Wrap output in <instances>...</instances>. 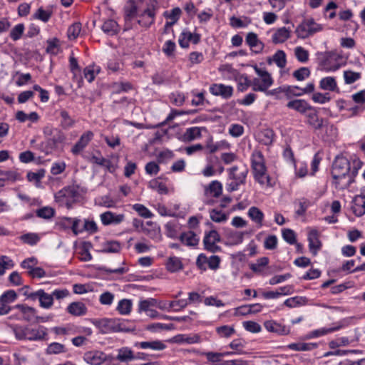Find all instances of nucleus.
Returning <instances> with one entry per match:
<instances>
[{"label": "nucleus", "instance_id": "nucleus-57", "mask_svg": "<svg viewBox=\"0 0 365 365\" xmlns=\"http://www.w3.org/2000/svg\"><path fill=\"white\" fill-rule=\"evenodd\" d=\"M131 307V300L124 299L118 302L117 309L121 314H128L130 312Z\"/></svg>", "mask_w": 365, "mask_h": 365}, {"label": "nucleus", "instance_id": "nucleus-56", "mask_svg": "<svg viewBox=\"0 0 365 365\" xmlns=\"http://www.w3.org/2000/svg\"><path fill=\"white\" fill-rule=\"evenodd\" d=\"M128 3L130 5L128 6L125 7V19L130 20L132 18L136 16L137 14V6L135 4L133 0H129Z\"/></svg>", "mask_w": 365, "mask_h": 365}, {"label": "nucleus", "instance_id": "nucleus-32", "mask_svg": "<svg viewBox=\"0 0 365 365\" xmlns=\"http://www.w3.org/2000/svg\"><path fill=\"white\" fill-rule=\"evenodd\" d=\"M101 29L103 32L110 36L117 34L119 30L118 23L113 19H108L104 21Z\"/></svg>", "mask_w": 365, "mask_h": 365}, {"label": "nucleus", "instance_id": "nucleus-40", "mask_svg": "<svg viewBox=\"0 0 365 365\" xmlns=\"http://www.w3.org/2000/svg\"><path fill=\"white\" fill-rule=\"evenodd\" d=\"M18 297L16 292L13 290H7L4 292L0 297V302L6 307H10L9 304L14 302Z\"/></svg>", "mask_w": 365, "mask_h": 365}, {"label": "nucleus", "instance_id": "nucleus-3", "mask_svg": "<svg viewBox=\"0 0 365 365\" xmlns=\"http://www.w3.org/2000/svg\"><path fill=\"white\" fill-rule=\"evenodd\" d=\"M317 61L320 68L326 72H334L342 65V56L336 51L318 52Z\"/></svg>", "mask_w": 365, "mask_h": 365}, {"label": "nucleus", "instance_id": "nucleus-44", "mask_svg": "<svg viewBox=\"0 0 365 365\" xmlns=\"http://www.w3.org/2000/svg\"><path fill=\"white\" fill-rule=\"evenodd\" d=\"M66 351L65 346L58 342L50 344L46 350L47 354H58Z\"/></svg>", "mask_w": 365, "mask_h": 365}, {"label": "nucleus", "instance_id": "nucleus-4", "mask_svg": "<svg viewBox=\"0 0 365 365\" xmlns=\"http://www.w3.org/2000/svg\"><path fill=\"white\" fill-rule=\"evenodd\" d=\"M95 324L98 326L103 334L109 332H130L135 330L134 327L126 326V321L120 319H103L97 321Z\"/></svg>", "mask_w": 365, "mask_h": 365}, {"label": "nucleus", "instance_id": "nucleus-41", "mask_svg": "<svg viewBox=\"0 0 365 365\" xmlns=\"http://www.w3.org/2000/svg\"><path fill=\"white\" fill-rule=\"evenodd\" d=\"M60 115L61 117V126L62 128L66 130L71 128L75 124V120L69 115L66 110H61Z\"/></svg>", "mask_w": 365, "mask_h": 365}, {"label": "nucleus", "instance_id": "nucleus-58", "mask_svg": "<svg viewBox=\"0 0 365 365\" xmlns=\"http://www.w3.org/2000/svg\"><path fill=\"white\" fill-rule=\"evenodd\" d=\"M273 61L281 68L285 67L287 63L286 54L283 51H277L273 56Z\"/></svg>", "mask_w": 365, "mask_h": 365}, {"label": "nucleus", "instance_id": "nucleus-48", "mask_svg": "<svg viewBox=\"0 0 365 365\" xmlns=\"http://www.w3.org/2000/svg\"><path fill=\"white\" fill-rule=\"evenodd\" d=\"M207 191L213 197H219L222 192V185L219 181L214 180L209 185V187H207Z\"/></svg>", "mask_w": 365, "mask_h": 365}, {"label": "nucleus", "instance_id": "nucleus-24", "mask_svg": "<svg viewBox=\"0 0 365 365\" xmlns=\"http://www.w3.org/2000/svg\"><path fill=\"white\" fill-rule=\"evenodd\" d=\"M67 312L73 316H83L87 312V307L81 302H74L71 303L67 307Z\"/></svg>", "mask_w": 365, "mask_h": 365}, {"label": "nucleus", "instance_id": "nucleus-18", "mask_svg": "<svg viewBox=\"0 0 365 365\" xmlns=\"http://www.w3.org/2000/svg\"><path fill=\"white\" fill-rule=\"evenodd\" d=\"M125 215L123 214L116 215L110 211H107L101 215V220L104 225L110 224H119L124 220Z\"/></svg>", "mask_w": 365, "mask_h": 365}, {"label": "nucleus", "instance_id": "nucleus-15", "mask_svg": "<svg viewBox=\"0 0 365 365\" xmlns=\"http://www.w3.org/2000/svg\"><path fill=\"white\" fill-rule=\"evenodd\" d=\"M106 354L100 351H89L84 354L83 359L91 365H101L105 362Z\"/></svg>", "mask_w": 365, "mask_h": 365}, {"label": "nucleus", "instance_id": "nucleus-34", "mask_svg": "<svg viewBox=\"0 0 365 365\" xmlns=\"http://www.w3.org/2000/svg\"><path fill=\"white\" fill-rule=\"evenodd\" d=\"M234 80L237 83L238 91L241 92L245 91L250 86H252V81L248 79L246 74L239 73Z\"/></svg>", "mask_w": 365, "mask_h": 365}, {"label": "nucleus", "instance_id": "nucleus-38", "mask_svg": "<svg viewBox=\"0 0 365 365\" xmlns=\"http://www.w3.org/2000/svg\"><path fill=\"white\" fill-rule=\"evenodd\" d=\"M269 263V258L267 257H260L257 259L255 263H252L250 264V268L256 274H261L264 267Z\"/></svg>", "mask_w": 365, "mask_h": 365}, {"label": "nucleus", "instance_id": "nucleus-35", "mask_svg": "<svg viewBox=\"0 0 365 365\" xmlns=\"http://www.w3.org/2000/svg\"><path fill=\"white\" fill-rule=\"evenodd\" d=\"M166 268L170 272H176L183 268V264L179 257H170L166 263Z\"/></svg>", "mask_w": 365, "mask_h": 365}, {"label": "nucleus", "instance_id": "nucleus-42", "mask_svg": "<svg viewBox=\"0 0 365 365\" xmlns=\"http://www.w3.org/2000/svg\"><path fill=\"white\" fill-rule=\"evenodd\" d=\"M361 74L351 70L344 71V78L346 84H352L361 78Z\"/></svg>", "mask_w": 365, "mask_h": 365}, {"label": "nucleus", "instance_id": "nucleus-17", "mask_svg": "<svg viewBox=\"0 0 365 365\" xmlns=\"http://www.w3.org/2000/svg\"><path fill=\"white\" fill-rule=\"evenodd\" d=\"M308 242L311 252L316 255L322 247V242L319 238V232L317 230L313 229L309 232Z\"/></svg>", "mask_w": 365, "mask_h": 365}, {"label": "nucleus", "instance_id": "nucleus-1", "mask_svg": "<svg viewBox=\"0 0 365 365\" xmlns=\"http://www.w3.org/2000/svg\"><path fill=\"white\" fill-rule=\"evenodd\" d=\"M354 168L351 170V164L344 157H336L332 165L331 176L336 189L347 188L353 182L360 168L361 162L354 160Z\"/></svg>", "mask_w": 365, "mask_h": 365}, {"label": "nucleus", "instance_id": "nucleus-36", "mask_svg": "<svg viewBox=\"0 0 365 365\" xmlns=\"http://www.w3.org/2000/svg\"><path fill=\"white\" fill-rule=\"evenodd\" d=\"M287 347L293 351H305L315 349L317 347V344L313 343L298 342L289 344Z\"/></svg>", "mask_w": 365, "mask_h": 365}, {"label": "nucleus", "instance_id": "nucleus-25", "mask_svg": "<svg viewBox=\"0 0 365 365\" xmlns=\"http://www.w3.org/2000/svg\"><path fill=\"white\" fill-rule=\"evenodd\" d=\"M275 134L272 129L265 128L258 133V140L264 145H270L274 141Z\"/></svg>", "mask_w": 365, "mask_h": 365}, {"label": "nucleus", "instance_id": "nucleus-60", "mask_svg": "<svg viewBox=\"0 0 365 365\" xmlns=\"http://www.w3.org/2000/svg\"><path fill=\"white\" fill-rule=\"evenodd\" d=\"M229 346L233 349L237 354H246V352L243 351L245 342L242 339H237L232 340L230 343Z\"/></svg>", "mask_w": 365, "mask_h": 365}, {"label": "nucleus", "instance_id": "nucleus-5", "mask_svg": "<svg viewBox=\"0 0 365 365\" xmlns=\"http://www.w3.org/2000/svg\"><path fill=\"white\" fill-rule=\"evenodd\" d=\"M228 179L227 190L229 192L237 190L240 185L245 184L248 169L244 168L240 169L237 166H232L227 169Z\"/></svg>", "mask_w": 365, "mask_h": 365}, {"label": "nucleus", "instance_id": "nucleus-29", "mask_svg": "<svg viewBox=\"0 0 365 365\" xmlns=\"http://www.w3.org/2000/svg\"><path fill=\"white\" fill-rule=\"evenodd\" d=\"M115 359L120 362H128L134 359V354L130 348L124 346L118 350Z\"/></svg>", "mask_w": 365, "mask_h": 365}, {"label": "nucleus", "instance_id": "nucleus-43", "mask_svg": "<svg viewBox=\"0 0 365 365\" xmlns=\"http://www.w3.org/2000/svg\"><path fill=\"white\" fill-rule=\"evenodd\" d=\"M39 303L41 307L48 309L50 308L53 303V295L46 293L43 289H42L41 294L39 298Z\"/></svg>", "mask_w": 365, "mask_h": 365}, {"label": "nucleus", "instance_id": "nucleus-55", "mask_svg": "<svg viewBox=\"0 0 365 365\" xmlns=\"http://www.w3.org/2000/svg\"><path fill=\"white\" fill-rule=\"evenodd\" d=\"M81 31V24L76 22L68 27L67 35L69 39H76Z\"/></svg>", "mask_w": 365, "mask_h": 365}, {"label": "nucleus", "instance_id": "nucleus-59", "mask_svg": "<svg viewBox=\"0 0 365 365\" xmlns=\"http://www.w3.org/2000/svg\"><path fill=\"white\" fill-rule=\"evenodd\" d=\"M14 266V263L12 259H9V257L2 255L0 257V275H3L5 272V269L12 268Z\"/></svg>", "mask_w": 365, "mask_h": 365}, {"label": "nucleus", "instance_id": "nucleus-51", "mask_svg": "<svg viewBox=\"0 0 365 365\" xmlns=\"http://www.w3.org/2000/svg\"><path fill=\"white\" fill-rule=\"evenodd\" d=\"M294 55L298 61L306 63L309 60V52L302 46H297L294 48Z\"/></svg>", "mask_w": 365, "mask_h": 365}, {"label": "nucleus", "instance_id": "nucleus-19", "mask_svg": "<svg viewBox=\"0 0 365 365\" xmlns=\"http://www.w3.org/2000/svg\"><path fill=\"white\" fill-rule=\"evenodd\" d=\"M351 202V210L356 216L361 217L365 214V195H356Z\"/></svg>", "mask_w": 365, "mask_h": 365}, {"label": "nucleus", "instance_id": "nucleus-16", "mask_svg": "<svg viewBox=\"0 0 365 365\" xmlns=\"http://www.w3.org/2000/svg\"><path fill=\"white\" fill-rule=\"evenodd\" d=\"M93 137V133L92 131L88 130L84 133L81 136L78 142L72 148V153L75 155L78 154L88 144V143L92 140Z\"/></svg>", "mask_w": 365, "mask_h": 365}, {"label": "nucleus", "instance_id": "nucleus-54", "mask_svg": "<svg viewBox=\"0 0 365 365\" xmlns=\"http://www.w3.org/2000/svg\"><path fill=\"white\" fill-rule=\"evenodd\" d=\"M230 146V143H228L225 140H222L220 142H217L215 143L207 144V150L210 151L211 155L218 150L221 149H227Z\"/></svg>", "mask_w": 365, "mask_h": 365}, {"label": "nucleus", "instance_id": "nucleus-7", "mask_svg": "<svg viewBox=\"0 0 365 365\" xmlns=\"http://www.w3.org/2000/svg\"><path fill=\"white\" fill-rule=\"evenodd\" d=\"M322 30V25L316 23L312 18L305 19L297 26L295 33L298 38H306Z\"/></svg>", "mask_w": 365, "mask_h": 365}, {"label": "nucleus", "instance_id": "nucleus-53", "mask_svg": "<svg viewBox=\"0 0 365 365\" xmlns=\"http://www.w3.org/2000/svg\"><path fill=\"white\" fill-rule=\"evenodd\" d=\"M120 244L118 241H108L105 243L103 252L117 253L120 250Z\"/></svg>", "mask_w": 365, "mask_h": 365}, {"label": "nucleus", "instance_id": "nucleus-31", "mask_svg": "<svg viewBox=\"0 0 365 365\" xmlns=\"http://www.w3.org/2000/svg\"><path fill=\"white\" fill-rule=\"evenodd\" d=\"M249 217L257 223L259 227H262L264 219L263 212L257 207H251L247 212Z\"/></svg>", "mask_w": 365, "mask_h": 365}, {"label": "nucleus", "instance_id": "nucleus-22", "mask_svg": "<svg viewBox=\"0 0 365 365\" xmlns=\"http://www.w3.org/2000/svg\"><path fill=\"white\" fill-rule=\"evenodd\" d=\"M264 326L269 332L277 333L281 335L287 334L289 333V329L284 325L273 320L266 321L264 323Z\"/></svg>", "mask_w": 365, "mask_h": 365}, {"label": "nucleus", "instance_id": "nucleus-39", "mask_svg": "<svg viewBox=\"0 0 365 365\" xmlns=\"http://www.w3.org/2000/svg\"><path fill=\"white\" fill-rule=\"evenodd\" d=\"M180 240L187 246H195L198 243L196 235L192 231L182 233L180 236Z\"/></svg>", "mask_w": 365, "mask_h": 365}, {"label": "nucleus", "instance_id": "nucleus-10", "mask_svg": "<svg viewBox=\"0 0 365 365\" xmlns=\"http://www.w3.org/2000/svg\"><path fill=\"white\" fill-rule=\"evenodd\" d=\"M305 117L307 118L306 123L314 130H320L324 126V119L319 116L317 108L312 107Z\"/></svg>", "mask_w": 365, "mask_h": 365}, {"label": "nucleus", "instance_id": "nucleus-28", "mask_svg": "<svg viewBox=\"0 0 365 365\" xmlns=\"http://www.w3.org/2000/svg\"><path fill=\"white\" fill-rule=\"evenodd\" d=\"M200 336L197 334H194L192 336H187L186 334H178L173 337L170 339V341L177 344H194L198 342Z\"/></svg>", "mask_w": 365, "mask_h": 365}, {"label": "nucleus", "instance_id": "nucleus-13", "mask_svg": "<svg viewBox=\"0 0 365 365\" xmlns=\"http://www.w3.org/2000/svg\"><path fill=\"white\" fill-rule=\"evenodd\" d=\"M287 107L297 112L306 115L313 106L304 99H294L287 103Z\"/></svg>", "mask_w": 365, "mask_h": 365}, {"label": "nucleus", "instance_id": "nucleus-14", "mask_svg": "<svg viewBox=\"0 0 365 365\" xmlns=\"http://www.w3.org/2000/svg\"><path fill=\"white\" fill-rule=\"evenodd\" d=\"M210 92L214 96H220L223 98L227 99L232 96L233 88L222 83H215L210 87Z\"/></svg>", "mask_w": 365, "mask_h": 365}, {"label": "nucleus", "instance_id": "nucleus-47", "mask_svg": "<svg viewBox=\"0 0 365 365\" xmlns=\"http://www.w3.org/2000/svg\"><path fill=\"white\" fill-rule=\"evenodd\" d=\"M220 71L225 77L229 79H234L239 73L237 69H235L229 64L222 65L220 67Z\"/></svg>", "mask_w": 365, "mask_h": 365}, {"label": "nucleus", "instance_id": "nucleus-33", "mask_svg": "<svg viewBox=\"0 0 365 365\" xmlns=\"http://www.w3.org/2000/svg\"><path fill=\"white\" fill-rule=\"evenodd\" d=\"M319 87L323 90L334 91L337 88V83L334 77L327 76L321 79Z\"/></svg>", "mask_w": 365, "mask_h": 365}, {"label": "nucleus", "instance_id": "nucleus-49", "mask_svg": "<svg viewBox=\"0 0 365 365\" xmlns=\"http://www.w3.org/2000/svg\"><path fill=\"white\" fill-rule=\"evenodd\" d=\"M37 217L46 220L52 218L55 215V210L50 207H43L36 210Z\"/></svg>", "mask_w": 365, "mask_h": 365}, {"label": "nucleus", "instance_id": "nucleus-21", "mask_svg": "<svg viewBox=\"0 0 365 365\" xmlns=\"http://www.w3.org/2000/svg\"><path fill=\"white\" fill-rule=\"evenodd\" d=\"M245 41L255 53H259L263 50L264 44L258 39L256 34L253 32L248 33Z\"/></svg>", "mask_w": 365, "mask_h": 365}, {"label": "nucleus", "instance_id": "nucleus-6", "mask_svg": "<svg viewBox=\"0 0 365 365\" xmlns=\"http://www.w3.org/2000/svg\"><path fill=\"white\" fill-rule=\"evenodd\" d=\"M255 73L260 78H255L252 81V88L254 91L266 92L272 85L273 79L271 75L265 70L255 66Z\"/></svg>", "mask_w": 365, "mask_h": 365}, {"label": "nucleus", "instance_id": "nucleus-50", "mask_svg": "<svg viewBox=\"0 0 365 365\" xmlns=\"http://www.w3.org/2000/svg\"><path fill=\"white\" fill-rule=\"evenodd\" d=\"M20 240L25 244L35 245L40 240V237L36 233H26L20 236Z\"/></svg>", "mask_w": 365, "mask_h": 365}, {"label": "nucleus", "instance_id": "nucleus-8", "mask_svg": "<svg viewBox=\"0 0 365 365\" xmlns=\"http://www.w3.org/2000/svg\"><path fill=\"white\" fill-rule=\"evenodd\" d=\"M156 5L157 1H153L143 13L139 15L140 19L138 20L139 25L145 28H149L154 24L156 15Z\"/></svg>", "mask_w": 365, "mask_h": 365}, {"label": "nucleus", "instance_id": "nucleus-64", "mask_svg": "<svg viewBox=\"0 0 365 365\" xmlns=\"http://www.w3.org/2000/svg\"><path fill=\"white\" fill-rule=\"evenodd\" d=\"M24 31V26L23 24H19L15 26L10 32V37L14 41H17L21 38Z\"/></svg>", "mask_w": 365, "mask_h": 365}, {"label": "nucleus", "instance_id": "nucleus-12", "mask_svg": "<svg viewBox=\"0 0 365 365\" xmlns=\"http://www.w3.org/2000/svg\"><path fill=\"white\" fill-rule=\"evenodd\" d=\"M65 140L66 135L61 130L56 129L55 133L52 136L47 138L46 141V148L51 151L56 150L60 144L65 141Z\"/></svg>", "mask_w": 365, "mask_h": 365}, {"label": "nucleus", "instance_id": "nucleus-27", "mask_svg": "<svg viewBox=\"0 0 365 365\" xmlns=\"http://www.w3.org/2000/svg\"><path fill=\"white\" fill-rule=\"evenodd\" d=\"M135 346L139 347L143 349H151L153 350H163L166 348L165 344L161 341L155 340L151 341H141L136 342Z\"/></svg>", "mask_w": 365, "mask_h": 365}, {"label": "nucleus", "instance_id": "nucleus-26", "mask_svg": "<svg viewBox=\"0 0 365 365\" xmlns=\"http://www.w3.org/2000/svg\"><path fill=\"white\" fill-rule=\"evenodd\" d=\"M291 30L286 27H282L276 30L272 35V41L274 43H282L290 38Z\"/></svg>", "mask_w": 365, "mask_h": 365}, {"label": "nucleus", "instance_id": "nucleus-20", "mask_svg": "<svg viewBox=\"0 0 365 365\" xmlns=\"http://www.w3.org/2000/svg\"><path fill=\"white\" fill-rule=\"evenodd\" d=\"M17 309L21 312L23 315V319L25 321L34 322L36 314V310L35 308L26 304H19L13 307V309Z\"/></svg>", "mask_w": 365, "mask_h": 365}, {"label": "nucleus", "instance_id": "nucleus-11", "mask_svg": "<svg viewBox=\"0 0 365 365\" xmlns=\"http://www.w3.org/2000/svg\"><path fill=\"white\" fill-rule=\"evenodd\" d=\"M47 328L39 326L37 329L26 327V335L29 341H44L47 339Z\"/></svg>", "mask_w": 365, "mask_h": 365}, {"label": "nucleus", "instance_id": "nucleus-9", "mask_svg": "<svg viewBox=\"0 0 365 365\" xmlns=\"http://www.w3.org/2000/svg\"><path fill=\"white\" fill-rule=\"evenodd\" d=\"M224 170L225 168L217 156L210 155L207 158V177L220 175Z\"/></svg>", "mask_w": 365, "mask_h": 365}, {"label": "nucleus", "instance_id": "nucleus-37", "mask_svg": "<svg viewBox=\"0 0 365 365\" xmlns=\"http://www.w3.org/2000/svg\"><path fill=\"white\" fill-rule=\"evenodd\" d=\"M201 128L198 127H192L187 128L182 135V139L185 142H190L194 139L201 136Z\"/></svg>", "mask_w": 365, "mask_h": 365}, {"label": "nucleus", "instance_id": "nucleus-30", "mask_svg": "<svg viewBox=\"0 0 365 365\" xmlns=\"http://www.w3.org/2000/svg\"><path fill=\"white\" fill-rule=\"evenodd\" d=\"M65 221H68L69 224H71V230L75 235H77L78 233L82 232V227H78V224L81 222L79 219H72L71 217H65L61 219V220L58 222V225L63 229H66Z\"/></svg>", "mask_w": 365, "mask_h": 365}, {"label": "nucleus", "instance_id": "nucleus-62", "mask_svg": "<svg viewBox=\"0 0 365 365\" xmlns=\"http://www.w3.org/2000/svg\"><path fill=\"white\" fill-rule=\"evenodd\" d=\"M210 218L215 222H224L227 221V216L221 210H212L210 212Z\"/></svg>", "mask_w": 365, "mask_h": 365}, {"label": "nucleus", "instance_id": "nucleus-52", "mask_svg": "<svg viewBox=\"0 0 365 365\" xmlns=\"http://www.w3.org/2000/svg\"><path fill=\"white\" fill-rule=\"evenodd\" d=\"M52 15V11L44 10L42 7L37 9L36 13L33 15V17L36 19H39L43 22H47L50 19Z\"/></svg>", "mask_w": 365, "mask_h": 365}, {"label": "nucleus", "instance_id": "nucleus-63", "mask_svg": "<svg viewBox=\"0 0 365 365\" xmlns=\"http://www.w3.org/2000/svg\"><path fill=\"white\" fill-rule=\"evenodd\" d=\"M207 359L214 365H222L225 362L222 355L218 352H207Z\"/></svg>", "mask_w": 365, "mask_h": 365}, {"label": "nucleus", "instance_id": "nucleus-2", "mask_svg": "<svg viewBox=\"0 0 365 365\" xmlns=\"http://www.w3.org/2000/svg\"><path fill=\"white\" fill-rule=\"evenodd\" d=\"M250 160L255 180L262 186L272 187L274 183L267 172L265 159L262 151L257 149L254 150Z\"/></svg>", "mask_w": 365, "mask_h": 365}, {"label": "nucleus", "instance_id": "nucleus-23", "mask_svg": "<svg viewBox=\"0 0 365 365\" xmlns=\"http://www.w3.org/2000/svg\"><path fill=\"white\" fill-rule=\"evenodd\" d=\"M201 2L194 4L192 2L186 4L185 10L190 15L192 16L198 13V18L201 21L205 20V11L202 9Z\"/></svg>", "mask_w": 365, "mask_h": 365}, {"label": "nucleus", "instance_id": "nucleus-45", "mask_svg": "<svg viewBox=\"0 0 365 365\" xmlns=\"http://www.w3.org/2000/svg\"><path fill=\"white\" fill-rule=\"evenodd\" d=\"M306 298L303 297H294L286 299L284 304L289 307L293 308L297 306L304 305L306 303Z\"/></svg>", "mask_w": 365, "mask_h": 365}, {"label": "nucleus", "instance_id": "nucleus-46", "mask_svg": "<svg viewBox=\"0 0 365 365\" xmlns=\"http://www.w3.org/2000/svg\"><path fill=\"white\" fill-rule=\"evenodd\" d=\"M342 327H343V325L341 324H339L336 326L331 327L329 328L323 327V328H320L319 329L314 330L312 332V334L315 337H319V336H324V335L332 333L334 331H338L340 329H341Z\"/></svg>", "mask_w": 365, "mask_h": 365}, {"label": "nucleus", "instance_id": "nucleus-61", "mask_svg": "<svg viewBox=\"0 0 365 365\" xmlns=\"http://www.w3.org/2000/svg\"><path fill=\"white\" fill-rule=\"evenodd\" d=\"M311 74L310 70L307 67H302L293 72V76L297 81H304L308 78Z\"/></svg>", "mask_w": 365, "mask_h": 365}]
</instances>
